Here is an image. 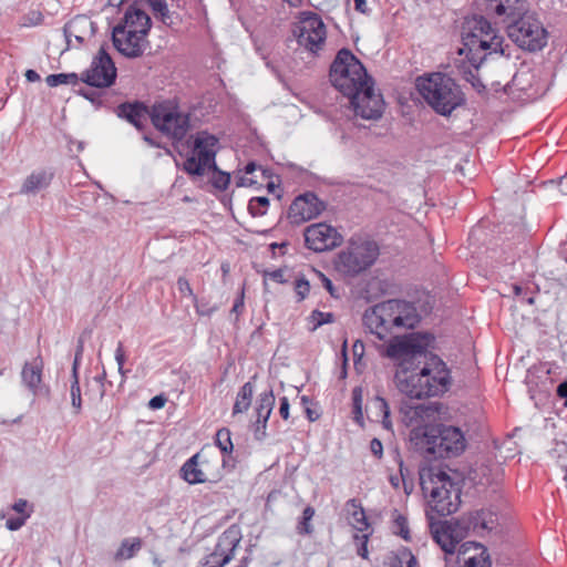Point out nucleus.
Here are the masks:
<instances>
[{
	"label": "nucleus",
	"mask_w": 567,
	"mask_h": 567,
	"mask_svg": "<svg viewBox=\"0 0 567 567\" xmlns=\"http://www.w3.org/2000/svg\"><path fill=\"white\" fill-rule=\"evenodd\" d=\"M83 351H84V339L82 337H80L78 339V343H76V348H75V353H74V360H73V363H72V367H75L76 371L80 370V364H81Z\"/></svg>",
	"instance_id": "obj_55"
},
{
	"label": "nucleus",
	"mask_w": 567,
	"mask_h": 567,
	"mask_svg": "<svg viewBox=\"0 0 567 567\" xmlns=\"http://www.w3.org/2000/svg\"><path fill=\"white\" fill-rule=\"evenodd\" d=\"M81 81V75L78 73H55L47 76L45 82L50 87H55L61 84L76 85Z\"/></svg>",
	"instance_id": "obj_38"
},
{
	"label": "nucleus",
	"mask_w": 567,
	"mask_h": 567,
	"mask_svg": "<svg viewBox=\"0 0 567 567\" xmlns=\"http://www.w3.org/2000/svg\"><path fill=\"white\" fill-rule=\"evenodd\" d=\"M28 518L29 514L9 517L6 522V527L11 532L19 530L27 523Z\"/></svg>",
	"instance_id": "obj_49"
},
{
	"label": "nucleus",
	"mask_w": 567,
	"mask_h": 567,
	"mask_svg": "<svg viewBox=\"0 0 567 567\" xmlns=\"http://www.w3.org/2000/svg\"><path fill=\"white\" fill-rule=\"evenodd\" d=\"M420 486L423 494H430L432 508L440 516L457 512L461 505V484L454 482L443 470L431 463L419 468Z\"/></svg>",
	"instance_id": "obj_7"
},
{
	"label": "nucleus",
	"mask_w": 567,
	"mask_h": 567,
	"mask_svg": "<svg viewBox=\"0 0 567 567\" xmlns=\"http://www.w3.org/2000/svg\"><path fill=\"white\" fill-rule=\"evenodd\" d=\"M309 320L313 323L310 330L315 331L323 324L334 322V315L332 312H322L316 309L310 313Z\"/></svg>",
	"instance_id": "obj_43"
},
{
	"label": "nucleus",
	"mask_w": 567,
	"mask_h": 567,
	"mask_svg": "<svg viewBox=\"0 0 567 567\" xmlns=\"http://www.w3.org/2000/svg\"><path fill=\"white\" fill-rule=\"evenodd\" d=\"M396 456H398V464H399V472H400V477H401V481L403 483V487H404V492L406 494L410 493L409 488H408V483H406V478L409 476V470L408 467L404 465V462L403 460L401 458L399 452H396Z\"/></svg>",
	"instance_id": "obj_56"
},
{
	"label": "nucleus",
	"mask_w": 567,
	"mask_h": 567,
	"mask_svg": "<svg viewBox=\"0 0 567 567\" xmlns=\"http://www.w3.org/2000/svg\"><path fill=\"white\" fill-rule=\"evenodd\" d=\"M166 402H167L166 395L164 393H161V394L153 396L148 401V408L151 410H159L165 406Z\"/></svg>",
	"instance_id": "obj_58"
},
{
	"label": "nucleus",
	"mask_w": 567,
	"mask_h": 567,
	"mask_svg": "<svg viewBox=\"0 0 567 567\" xmlns=\"http://www.w3.org/2000/svg\"><path fill=\"white\" fill-rule=\"evenodd\" d=\"M43 22V14L40 11H30L24 17V25H39Z\"/></svg>",
	"instance_id": "obj_57"
},
{
	"label": "nucleus",
	"mask_w": 567,
	"mask_h": 567,
	"mask_svg": "<svg viewBox=\"0 0 567 567\" xmlns=\"http://www.w3.org/2000/svg\"><path fill=\"white\" fill-rule=\"evenodd\" d=\"M509 84H502L501 82H492L489 86H487V91H489V99L495 97L498 99L502 95L508 94Z\"/></svg>",
	"instance_id": "obj_48"
},
{
	"label": "nucleus",
	"mask_w": 567,
	"mask_h": 567,
	"mask_svg": "<svg viewBox=\"0 0 567 567\" xmlns=\"http://www.w3.org/2000/svg\"><path fill=\"white\" fill-rule=\"evenodd\" d=\"M508 37L519 48L536 52L547 44L548 33L535 13L525 12L507 27Z\"/></svg>",
	"instance_id": "obj_9"
},
{
	"label": "nucleus",
	"mask_w": 567,
	"mask_h": 567,
	"mask_svg": "<svg viewBox=\"0 0 567 567\" xmlns=\"http://www.w3.org/2000/svg\"><path fill=\"white\" fill-rule=\"evenodd\" d=\"M486 9L496 16L512 14L518 0H485Z\"/></svg>",
	"instance_id": "obj_39"
},
{
	"label": "nucleus",
	"mask_w": 567,
	"mask_h": 567,
	"mask_svg": "<svg viewBox=\"0 0 567 567\" xmlns=\"http://www.w3.org/2000/svg\"><path fill=\"white\" fill-rule=\"evenodd\" d=\"M275 405V395L272 392V389L270 388L267 391L261 392L258 395L257 402H256V421H255V439L258 441H261L266 437V429H267V422L271 415L272 409Z\"/></svg>",
	"instance_id": "obj_21"
},
{
	"label": "nucleus",
	"mask_w": 567,
	"mask_h": 567,
	"mask_svg": "<svg viewBox=\"0 0 567 567\" xmlns=\"http://www.w3.org/2000/svg\"><path fill=\"white\" fill-rule=\"evenodd\" d=\"M370 451L378 460L383 457V444L382 442L374 437L370 441Z\"/></svg>",
	"instance_id": "obj_61"
},
{
	"label": "nucleus",
	"mask_w": 567,
	"mask_h": 567,
	"mask_svg": "<svg viewBox=\"0 0 567 567\" xmlns=\"http://www.w3.org/2000/svg\"><path fill=\"white\" fill-rule=\"evenodd\" d=\"M420 321L414 305L402 299H389L369 307L363 316V326L379 340L392 333L394 328L413 329Z\"/></svg>",
	"instance_id": "obj_5"
},
{
	"label": "nucleus",
	"mask_w": 567,
	"mask_h": 567,
	"mask_svg": "<svg viewBox=\"0 0 567 567\" xmlns=\"http://www.w3.org/2000/svg\"><path fill=\"white\" fill-rule=\"evenodd\" d=\"M152 124L173 140L182 141L189 128V115L178 111L172 101L155 103L150 112Z\"/></svg>",
	"instance_id": "obj_11"
},
{
	"label": "nucleus",
	"mask_w": 567,
	"mask_h": 567,
	"mask_svg": "<svg viewBox=\"0 0 567 567\" xmlns=\"http://www.w3.org/2000/svg\"><path fill=\"white\" fill-rule=\"evenodd\" d=\"M463 80L471 84L482 101L489 100V91H487V86L482 82L477 73H474L472 70H463Z\"/></svg>",
	"instance_id": "obj_36"
},
{
	"label": "nucleus",
	"mask_w": 567,
	"mask_h": 567,
	"mask_svg": "<svg viewBox=\"0 0 567 567\" xmlns=\"http://www.w3.org/2000/svg\"><path fill=\"white\" fill-rule=\"evenodd\" d=\"M219 138L208 131H199L193 136V153L200 158L217 155Z\"/></svg>",
	"instance_id": "obj_27"
},
{
	"label": "nucleus",
	"mask_w": 567,
	"mask_h": 567,
	"mask_svg": "<svg viewBox=\"0 0 567 567\" xmlns=\"http://www.w3.org/2000/svg\"><path fill=\"white\" fill-rule=\"evenodd\" d=\"M142 540L138 537L133 539L125 538L122 540L121 546L115 553V559H131L135 556V554L141 549Z\"/></svg>",
	"instance_id": "obj_34"
},
{
	"label": "nucleus",
	"mask_w": 567,
	"mask_h": 567,
	"mask_svg": "<svg viewBox=\"0 0 567 567\" xmlns=\"http://www.w3.org/2000/svg\"><path fill=\"white\" fill-rule=\"evenodd\" d=\"M379 254V246L373 240L351 243L347 250L339 252L336 267L344 275L354 277L369 269Z\"/></svg>",
	"instance_id": "obj_10"
},
{
	"label": "nucleus",
	"mask_w": 567,
	"mask_h": 567,
	"mask_svg": "<svg viewBox=\"0 0 567 567\" xmlns=\"http://www.w3.org/2000/svg\"><path fill=\"white\" fill-rule=\"evenodd\" d=\"M354 367L357 368L364 352V344L361 340H357L352 346Z\"/></svg>",
	"instance_id": "obj_62"
},
{
	"label": "nucleus",
	"mask_w": 567,
	"mask_h": 567,
	"mask_svg": "<svg viewBox=\"0 0 567 567\" xmlns=\"http://www.w3.org/2000/svg\"><path fill=\"white\" fill-rule=\"evenodd\" d=\"M305 245L316 252L331 250L342 244V236L338 230L326 223H317L306 227L303 231Z\"/></svg>",
	"instance_id": "obj_17"
},
{
	"label": "nucleus",
	"mask_w": 567,
	"mask_h": 567,
	"mask_svg": "<svg viewBox=\"0 0 567 567\" xmlns=\"http://www.w3.org/2000/svg\"><path fill=\"white\" fill-rule=\"evenodd\" d=\"M71 404L74 409V413L79 414L82 410V398L79 371L75 367H72L71 371V385H70Z\"/></svg>",
	"instance_id": "obj_35"
},
{
	"label": "nucleus",
	"mask_w": 567,
	"mask_h": 567,
	"mask_svg": "<svg viewBox=\"0 0 567 567\" xmlns=\"http://www.w3.org/2000/svg\"><path fill=\"white\" fill-rule=\"evenodd\" d=\"M290 404L287 396H282L279 400V414L284 420L289 419Z\"/></svg>",
	"instance_id": "obj_64"
},
{
	"label": "nucleus",
	"mask_w": 567,
	"mask_h": 567,
	"mask_svg": "<svg viewBox=\"0 0 567 567\" xmlns=\"http://www.w3.org/2000/svg\"><path fill=\"white\" fill-rule=\"evenodd\" d=\"M148 107L141 101L124 102L117 106L116 114L134 125L138 131L144 128V121L150 117Z\"/></svg>",
	"instance_id": "obj_24"
},
{
	"label": "nucleus",
	"mask_w": 567,
	"mask_h": 567,
	"mask_svg": "<svg viewBox=\"0 0 567 567\" xmlns=\"http://www.w3.org/2000/svg\"><path fill=\"white\" fill-rule=\"evenodd\" d=\"M204 159L193 153L184 162L183 169L190 176H203L204 175Z\"/></svg>",
	"instance_id": "obj_41"
},
{
	"label": "nucleus",
	"mask_w": 567,
	"mask_h": 567,
	"mask_svg": "<svg viewBox=\"0 0 567 567\" xmlns=\"http://www.w3.org/2000/svg\"><path fill=\"white\" fill-rule=\"evenodd\" d=\"M431 533L434 542L444 551L445 567H461V518L453 517L450 520L431 523Z\"/></svg>",
	"instance_id": "obj_12"
},
{
	"label": "nucleus",
	"mask_w": 567,
	"mask_h": 567,
	"mask_svg": "<svg viewBox=\"0 0 567 567\" xmlns=\"http://www.w3.org/2000/svg\"><path fill=\"white\" fill-rule=\"evenodd\" d=\"M344 511L347 512L349 524L358 532L367 530L370 527V523L360 499H348L344 505Z\"/></svg>",
	"instance_id": "obj_28"
},
{
	"label": "nucleus",
	"mask_w": 567,
	"mask_h": 567,
	"mask_svg": "<svg viewBox=\"0 0 567 567\" xmlns=\"http://www.w3.org/2000/svg\"><path fill=\"white\" fill-rule=\"evenodd\" d=\"M434 341L430 332H411L394 337L386 347L388 357L399 362L396 388L411 400L439 396L450 388V370L440 357L429 351Z\"/></svg>",
	"instance_id": "obj_2"
},
{
	"label": "nucleus",
	"mask_w": 567,
	"mask_h": 567,
	"mask_svg": "<svg viewBox=\"0 0 567 567\" xmlns=\"http://www.w3.org/2000/svg\"><path fill=\"white\" fill-rule=\"evenodd\" d=\"M455 81L443 73L416 78L415 89L424 101L440 115H450L461 104L455 93Z\"/></svg>",
	"instance_id": "obj_8"
},
{
	"label": "nucleus",
	"mask_w": 567,
	"mask_h": 567,
	"mask_svg": "<svg viewBox=\"0 0 567 567\" xmlns=\"http://www.w3.org/2000/svg\"><path fill=\"white\" fill-rule=\"evenodd\" d=\"M373 405L378 410L379 415L381 417L390 416V406H389L388 401L384 398H382L380 395H375L373 399Z\"/></svg>",
	"instance_id": "obj_50"
},
{
	"label": "nucleus",
	"mask_w": 567,
	"mask_h": 567,
	"mask_svg": "<svg viewBox=\"0 0 567 567\" xmlns=\"http://www.w3.org/2000/svg\"><path fill=\"white\" fill-rule=\"evenodd\" d=\"M146 38L136 31L125 30L124 24H116L112 30L113 47L127 59L140 58L150 49Z\"/></svg>",
	"instance_id": "obj_16"
},
{
	"label": "nucleus",
	"mask_w": 567,
	"mask_h": 567,
	"mask_svg": "<svg viewBox=\"0 0 567 567\" xmlns=\"http://www.w3.org/2000/svg\"><path fill=\"white\" fill-rule=\"evenodd\" d=\"M147 4L152 9L153 13L159 18V20L167 24L171 20V12L166 0H147Z\"/></svg>",
	"instance_id": "obj_42"
},
{
	"label": "nucleus",
	"mask_w": 567,
	"mask_h": 567,
	"mask_svg": "<svg viewBox=\"0 0 567 567\" xmlns=\"http://www.w3.org/2000/svg\"><path fill=\"white\" fill-rule=\"evenodd\" d=\"M437 412V403L410 404L402 401L400 405L402 422L413 426L410 433L411 445L426 461L451 457L461 450V427L424 423Z\"/></svg>",
	"instance_id": "obj_4"
},
{
	"label": "nucleus",
	"mask_w": 567,
	"mask_h": 567,
	"mask_svg": "<svg viewBox=\"0 0 567 567\" xmlns=\"http://www.w3.org/2000/svg\"><path fill=\"white\" fill-rule=\"evenodd\" d=\"M326 209L327 203L309 190L295 197L288 208L287 218L292 225H301L317 218Z\"/></svg>",
	"instance_id": "obj_15"
},
{
	"label": "nucleus",
	"mask_w": 567,
	"mask_h": 567,
	"mask_svg": "<svg viewBox=\"0 0 567 567\" xmlns=\"http://www.w3.org/2000/svg\"><path fill=\"white\" fill-rule=\"evenodd\" d=\"M291 32L300 47H305L315 54L321 49L327 38L322 19L311 11L301 13L300 20L292 24Z\"/></svg>",
	"instance_id": "obj_13"
},
{
	"label": "nucleus",
	"mask_w": 567,
	"mask_h": 567,
	"mask_svg": "<svg viewBox=\"0 0 567 567\" xmlns=\"http://www.w3.org/2000/svg\"><path fill=\"white\" fill-rule=\"evenodd\" d=\"M82 23L86 24L87 21L83 18H75L64 24L63 33L66 41V50L71 48L72 38H74L79 45L84 43V37L78 34Z\"/></svg>",
	"instance_id": "obj_33"
},
{
	"label": "nucleus",
	"mask_w": 567,
	"mask_h": 567,
	"mask_svg": "<svg viewBox=\"0 0 567 567\" xmlns=\"http://www.w3.org/2000/svg\"><path fill=\"white\" fill-rule=\"evenodd\" d=\"M269 203L267 196L252 197L248 202V212L252 217L264 216L267 214Z\"/></svg>",
	"instance_id": "obj_40"
},
{
	"label": "nucleus",
	"mask_w": 567,
	"mask_h": 567,
	"mask_svg": "<svg viewBox=\"0 0 567 567\" xmlns=\"http://www.w3.org/2000/svg\"><path fill=\"white\" fill-rule=\"evenodd\" d=\"M215 444L220 450V452L224 456L230 455L234 451V444L231 441L230 430L227 427L219 429L215 435ZM227 464H228V461L226 460V457H223L221 466L226 467Z\"/></svg>",
	"instance_id": "obj_30"
},
{
	"label": "nucleus",
	"mask_w": 567,
	"mask_h": 567,
	"mask_svg": "<svg viewBox=\"0 0 567 567\" xmlns=\"http://www.w3.org/2000/svg\"><path fill=\"white\" fill-rule=\"evenodd\" d=\"M116 78L117 69L105 45H101L90 68L81 73V82L95 89L111 87Z\"/></svg>",
	"instance_id": "obj_14"
},
{
	"label": "nucleus",
	"mask_w": 567,
	"mask_h": 567,
	"mask_svg": "<svg viewBox=\"0 0 567 567\" xmlns=\"http://www.w3.org/2000/svg\"><path fill=\"white\" fill-rule=\"evenodd\" d=\"M256 377H252L251 380L247 381L238 391L236 395V400L233 406V414L236 415L238 413L246 412L250 405L255 391L254 380Z\"/></svg>",
	"instance_id": "obj_29"
},
{
	"label": "nucleus",
	"mask_w": 567,
	"mask_h": 567,
	"mask_svg": "<svg viewBox=\"0 0 567 567\" xmlns=\"http://www.w3.org/2000/svg\"><path fill=\"white\" fill-rule=\"evenodd\" d=\"M466 381L463 380V398H466L463 406V456L467 464L466 472L463 467V488L474 496L486 494L489 488L497 491L503 481L502 471L492 465L496 458V452L502 447L515 445L512 436L499 442L493 437L491 426L483 406V388L480 369L475 363L466 368Z\"/></svg>",
	"instance_id": "obj_1"
},
{
	"label": "nucleus",
	"mask_w": 567,
	"mask_h": 567,
	"mask_svg": "<svg viewBox=\"0 0 567 567\" xmlns=\"http://www.w3.org/2000/svg\"><path fill=\"white\" fill-rule=\"evenodd\" d=\"M320 280H321V284L322 286L324 287V289L329 292V295L332 297V298H339V293H338V290L337 288L333 286V282L331 281L330 278H328L323 272L321 271H317Z\"/></svg>",
	"instance_id": "obj_54"
},
{
	"label": "nucleus",
	"mask_w": 567,
	"mask_h": 567,
	"mask_svg": "<svg viewBox=\"0 0 567 567\" xmlns=\"http://www.w3.org/2000/svg\"><path fill=\"white\" fill-rule=\"evenodd\" d=\"M105 89H83L76 91V93L92 103L95 109L104 107L109 102V93L104 91Z\"/></svg>",
	"instance_id": "obj_32"
},
{
	"label": "nucleus",
	"mask_w": 567,
	"mask_h": 567,
	"mask_svg": "<svg viewBox=\"0 0 567 567\" xmlns=\"http://www.w3.org/2000/svg\"><path fill=\"white\" fill-rule=\"evenodd\" d=\"M125 359L126 358H125L124 347H123V343L120 341L117 343V348L115 350V360L118 365V372L121 373L123 379L125 378V373H126V371L124 370Z\"/></svg>",
	"instance_id": "obj_53"
},
{
	"label": "nucleus",
	"mask_w": 567,
	"mask_h": 567,
	"mask_svg": "<svg viewBox=\"0 0 567 567\" xmlns=\"http://www.w3.org/2000/svg\"><path fill=\"white\" fill-rule=\"evenodd\" d=\"M117 24H124L125 30L136 31L147 37L152 28V19L134 3L126 9L123 19Z\"/></svg>",
	"instance_id": "obj_23"
},
{
	"label": "nucleus",
	"mask_w": 567,
	"mask_h": 567,
	"mask_svg": "<svg viewBox=\"0 0 567 567\" xmlns=\"http://www.w3.org/2000/svg\"><path fill=\"white\" fill-rule=\"evenodd\" d=\"M177 288H178V291L181 292L182 296H185V297H190L192 300H194V297H197L192 287H190V284L189 281L185 278V277H179L177 279Z\"/></svg>",
	"instance_id": "obj_51"
},
{
	"label": "nucleus",
	"mask_w": 567,
	"mask_h": 567,
	"mask_svg": "<svg viewBox=\"0 0 567 567\" xmlns=\"http://www.w3.org/2000/svg\"><path fill=\"white\" fill-rule=\"evenodd\" d=\"M194 307L196 309V312L199 316L210 317L217 309V306H210L207 300L198 299L197 297H194Z\"/></svg>",
	"instance_id": "obj_46"
},
{
	"label": "nucleus",
	"mask_w": 567,
	"mask_h": 567,
	"mask_svg": "<svg viewBox=\"0 0 567 567\" xmlns=\"http://www.w3.org/2000/svg\"><path fill=\"white\" fill-rule=\"evenodd\" d=\"M354 538L360 542L359 546H358V549H357V554L363 558V559H367L368 558V542H369V538H370V534H363L361 536L359 535H355Z\"/></svg>",
	"instance_id": "obj_52"
},
{
	"label": "nucleus",
	"mask_w": 567,
	"mask_h": 567,
	"mask_svg": "<svg viewBox=\"0 0 567 567\" xmlns=\"http://www.w3.org/2000/svg\"><path fill=\"white\" fill-rule=\"evenodd\" d=\"M240 532L236 526L227 528L217 540L214 551L207 556L204 565L224 567L234 557V550L240 542Z\"/></svg>",
	"instance_id": "obj_19"
},
{
	"label": "nucleus",
	"mask_w": 567,
	"mask_h": 567,
	"mask_svg": "<svg viewBox=\"0 0 567 567\" xmlns=\"http://www.w3.org/2000/svg\"><path fill=\"white\" fill-rule=\"evenodd\" d=\"M363 390L361 386L352 389V408H362Z\"/></svg>",
	"instance_id": "obj_63"
},
{
	"label": "nucleus",
	"mask_w": 567,
	"mask_h": 567,
	"mask_svg": "<svg viewBox=\"0 0 567 567\" xmlns=\"http://www.w3.org/2000/svg\"><path fill=\"white\" fill-rule=\"evenodd\" d=\"M209 460L200 452L190 456L181 467V477L190 485L203 483H218L223 473L217 471L209 474L205 466L208 465Z\"/></svg>",
	"instance_id": "obj_18"
},
{
	"label": "nucleus",
	"mask_w": 567,
	"mask_h": 567,
	"mask_svg": "<svg viewBox=\"0 0 567 567\" xmlns=\"http://www.w3.org/2000/svg\"><path fill=\"white\" fill-rule=\"evenodd\" d=\"M329 81L349 104L355 116L379 120L384 112V100L374 91V80L364 64L348 48L340 49L329 69Z\"/></svg>",
	"instance_id": "obj_3"
},
{
	"label": "nucleus",
	"mask_w": 567,
	"mask_h": 567,
	"mask_svg": "<svg viewBox=\"0 0 567 567\" xmlns=\"http://www.w3.org/2000/svg\"><path fill=\"white\" fill-rule=\"evenodd\" d=\"M504 38L483 16L463 17V55L477 72L492 54H504Z\"/></svg>",
	"instance_id": "obj_6"
},
{
	"label": "nucleus",
	"mask_w": 567,
	"mask_h": 567,
	"mask_svg": "<svg viewBox=\"0 0 567 567\" xmlns=\"http://www.w3.org/2000/svg\"><path fill=\"white\" fill-rule=\"evenodd\" d=\"M391 532L403 540L411 542L408 517L401 514L398 509H393L392 512Z\"/></svg>",
	"instance_id": "obj_31"
},
{
	"label": "nucleus",
	"mask_w": 567,
	"mask_h": 567,
	"mask_svg": "<svg viewBox=\"0 0 567 567\" xmlns=\"http://www.w3.org/2000/svg\"><path fill=\"white\" fill-rule=\"evenodd\" d=\"M463 567H492L487 548L477 542H463Z\"/></svg>",
	"instance_id": "obj_25"
},
{
	"label": "nucleus",
	"mask_w": 567,
	"mask_h": 567,
	"mask_svg": "<svg viewBox=\"0 0 567 567\" xmlns=\"http://www.w3.org/2000/svg\"><path fill=\"white\" fill-rule=\"evenodd\" d=\"M264 277L282 285L288 282L287 279H285L284 277V270L281 268L271 271H265Z\"/></svg>",
	"instance_id": "obj_60"
},
{
	"label": "nucleus",
	"mask_w": 567,
	"mask_h": 567,
	"mask_svg": "<svg viewBox=\"0 0 567 567\" xmlns=\"http://www.w3.org/2000/svg\"><path fill=\"white\" fill-rule=\"evenodd\" d=\"M244 298H245V291H244V288H243L240 293L235 299L233 308H231V311H230L231 313H236V321L238 320V316L244 310V307H245Z\"/></svg>",
	"instance_id": "obj_59"
},
{
	"label": "nucleus",
	"mask_w": 567,
	"mask_h": 567,
	"mask_svg": "<svg viewBox=\"0 0 567 567\" xmlns=\"http://www.w3.org/2000/svg\"><path fill=\"white\" fill-rule=\"evenodd\" d=\"M11 508L20 514V516H23V515H28L29 514V518L31 517L32 513H33V505L30 504L27 499L24 498H19L18 501H16Z\"/></svg>",
	"instance_id": "obj_47"
},
{
	"label": "nucleus",
	"mask_w": 567,
	"mask_h": 567,
	"mask_svg": "<svg viewBox=\"0 0 567 567\" xmlns=\"http://www.w3.org/2000/svg\"><path fill=\"white\" fill-rule=\"evenodd\" d=\"M55 172L53 168H42L33 171L23 182L20 193L27 195H35L37 193L47 189L53 178Z\"/></svg>",
	"instance_id": "obj_26"
},
{
	"label": "nucleus",
	"mask_w": 567,
	"mask_h": 567,
	"mask_svg": "<svg viewBox=\"0 0 567 567\" xmlns=\"http://www.w3.org/2000/svg\"><path fill=\"white\" fill-rule=\"evenodd\" d=\"M210 183L216 189L224 192L230 184V174L220 169L217 173H214L210 178Z\"/></svg>",
	"instance_id": "obj_45"
},
{
	"label": "nucleus",
	"mask_w": 567,
	"mask_h": 567,
	"mask_svg": "<svg viewBox=\"0 0 567 567\" xmlns=\"http://www.w3.org/2000/svg\"><path fill=\"white\" fill-rule=\"evenodd\" d=\"M497 525V514L489 508L470 512L465 518L463 517V539L470 534L484 537L494 530Z\"/></svg>",
	"instance_id": "obj_20"
},
{
	"label": "nucleus",
	"mask_w": 567,
	"mask_h": 567,
	"mask_svg": "<svg viewBox=\"0 0 567 567\" xmlns=\"http://www.w3.org/2000/svg\"><path fill=\"white\" fill-rule=\"evenodd\" d=\"M315 516V508L310 505H307L303 511L302 515L298 520L296 530L297 534L305 536V535H311L313 532V526L311 525V520Z\"/></svg>",
	"instance_id": "obj_37"
},
{
	"label": "nucleus",
	"mask_w": 567,
	"mask_h": 567,
	"mask_svg": "<svg viewBox=\"0 0 567 567\" xmlns=\"http://www.w3.org/2000/svg\"><path fill=\"white\" fill-rule=\"evenodd\" d=\"M293 289L298 297V301L305 300L310 292V282L305 278V276H299L293 281Z\"/></svg>",
	"instance_id": "obj_44"
},
{
	"label": "nucleus",
	"mask_w": 567,
	"mask_h": 567,
	"mask_svg": "<svg viewBox=\"0 0 567 567\" xmlns=\"http://www.w3.org/2000/svg\"><path fill=\"white\" fill-rule=\"evenodd\" d=\"M42 370L43 360L40 355L34 358L32 362H25L22 368V381L34 395H49V389L41 385Z\"/></svg>",
	"instance_id": "obj_22"
}]
</instances>
